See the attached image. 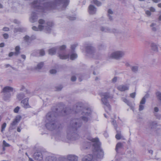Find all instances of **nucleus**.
Listing matches in <instances>:
<instances>
[{
    "instance_id": "f257e3e1",
    "label": "nucleus",
    "mask_w": 161,
    "mask_h": 161,
    "mask_svg": "<svg viewBox=\"0 0 161 161\" xmlns=\"http://www.w3.org/2000/svg\"><path fill=\"white\" fill-rule=\"evenodd\" d=\"M87 139L92 142H94L92 145L93 154H88L83 157L81 161H93L95 158L102 159L104 156V152L100 147V143L97 138H93L91 137H87Z\"/></svg>"
},
{
    "instance_id": "f03ea898",
    "label": "nucleus",
    "mask_w": 161,
    "mask_h": 161,
    "mask_svg": "<svg viewBox=\"0 0 161 161\" xmlns=\"http://www.w3.org/2000/svg\"><path fill=\"white\" fill-rule=\"evenodd\" d=\"M82 123L78 119H74L70 123L67 131V138L69 140L75 141L79 138V135L75 131L80 127Z\"/></svg>"
},
{
    "instance_id": "7ed1b4c3",
    "label": "nucleus",
    "mask_w": 161,
    "mask_h": 161,
    "mask_svg": "<svg viewBox=\"0 0 161 161\" xmlns=\"http://www.w3.org/2000/svg\"><path fill=\"white\" fill-rule=\"evenodd\" d=\"M55 114L53 112L48 113L46 116V126L49 130H52L58 129L61 127V125L55 121Z\"/></svg>"
},
{
    "instance_id": "20e7f679",
    "label": "nucleus",
    "mask_w": 161,
    "mask_h": 161,
    "mask_svg": "<svg viewBox=\"0 0 161 161\" xmlns=\"http://www.w3.org/2000/svg\"><path fill=\"white\" fill-rule=\"evenodd\" d=\"M38 22L40 25H38V28L35 26H33L32 27V29L33 30L37 31L45 29L47 33H49L51 30V27L53 25V23L51 22H48L46 23L44 20L42 19H39Z\"/></svg>"
},
{
    "instance_id": "39448f33",
    "label": "nucleus",
    "mask_w": 161,
    "mask_h": 161,
    "mask_svg": "<svg viewBox=\"0 0 161 161\" xmlns=\"http://www.w3.org/2000/svg\"><path fill=\"white\" fill-rule=\"evenodd\" d=\"M82 109V114L83 116L81 117V118L83 121L85 122H87L89 120L88 116H89L91 114L92 110L90 108L85 107L83 108L81 106V104H78L76 105V109H74V111L76 113L78 112L80 110Z\"/></svg>"
},
{
    "instance_id": "423d86ee",
    "label": "nucleus",
    "mask_w": 161,
    "mask_h": 161,
    "mask_svg": "<svg viewBox=\"0 0 161 161\" xmlns=\"http://www.w3.org/2000/svg\"><path fill=\"white\" fill-rule=\"evenodd\" d=\"M100 95L101 97L102 102L105 106L104 108L105 111H110L111 107L108 102L107 99L112 98L113 97V96L107 92L102 93Z\"/></svg>"
},
{
    "instance_id": "0eeeda50",
    "label": "nucleus",
    "mask_w": 161,
    "mask_h": 161,
    "mask_svg": "<svg viewBox=\"0 0 161 161\" xmlns=\"http://www.w3.org/2000/svg\"><path fill=\"white\" fill-rule=\"evenodd\" d=\"M125 55V53L121 51H117L112 53L109 56L110 58L115 59H119Z\"/></svg>"
},
{
    "instance_id": "6e6552de",
    "label": "nucleus",
    "mask_w": 161,
    "mask_h": 161,
    "mask_svg": "<svg viewBox=\"0 0 161 161\" xmlns=\"http://www.w3.org/2000/svg\"><path fill=\"white\" fill-rule=\"evenodd\" d=\"M46 153L43 151L38 150L35 152L33 155L34 159L39 161L42 160Z\"/></svg>"
},
{
    "instance_id": "1a4fd4ad",
    "label": "nucleus",
    "mask_w": 161,
    "mask_h": 161,
    "mask_svg": "<svg viewBox=\"0 0 161 161\" xmlns=\"http://www.w3.org/2000/svg\"><path fill=\"white\" fill-rule=\"evenodd\" d=\"M10 87L7 86L5 87L2 90L1 92L3 94V98L4 100L7 101L9 97Z\"/></svg>"
},
{
    "instance_id": "9d476101",
    "label": "nucleus",
    "mask_w": 161,
    "mask_h": 161,
    "mask_svg": "<svg viewBox=\"0 0 161 161\" xmlns=\"http://www.w3.org/2000/svg\"><path fill=\"white\" fill-rule=\"evenodd\" d=\"M58 48V53H59V57L60 58L63 59H66L69 58V55H65L64 53L60 54L59 53V52L64 50L66 48V47L65 45H63L61 46L59 48Z\"/></svg>"
},
{
    "instance_id": "9b49d317",
    "label": "nucleus",
    "mask_w": 161,
    "mask_h": 161,
    "mask_svg": "<svg viewBox=\"0 0 161 161\" xmlns=\"http://www.w3.org/2000/svg\"><path fill=\"white\" fill-rule=\"evenodd\" d=\"M21 118V117L20 115H17L15 117L14 120L11 125V128H12V129H14L16 128L17 124L20 121Z\"/></svg>"
},
{
    "instance_id": "f8f14e48",
    "label": "nucleus",
    "mask_w": 161,
    "mask_h": 161,
    "mask_svg": "<svg viewBox=\"0 0 161 161\" xmlns=\"http://www.w3.org/2000/svg\"><path fill=\"white\" fill-rule=\"evenodd\" d=\"M66 159V161H78V156L73 154H69L64 157Z\"/></svg>"
},
{
    "instance_id": "ddd939ff",
    "label": "nucleus",
    "mask_w": 161,
    "mask_h": 161,
    "mask_svg": "<svg viewBox=\"0 0 161 161\" xmlns=\"http://www.w3.org/2000/svg\"><path fill=\"white\" fill-rule=\"evenodd\" d=\"M117 89L120 91L124 92L128 90L129 89V86L127 85H120L117 87Z\"/></svg>"
},
{
    "instance_id": "4468645a",
    "label": "nucleus",
    "mask_w": 161,
    "mask_h": 161,
    "mask_svg": "<svg viewBox=\"0 0 161 161\" xmlns=\"http://www.w3.org/2000/svg\"><path fill=\"white\" fill-rule=\"evenodd\" d=\"M37 19V16L35 12H32L31 17L30 19V21L31 23H34L36 21Z\"/></svg>"
},
{
    "instance_id": "2eb2a0df",
    "label": "nucleus",
    "mask_w": 161,
    "mask_h": 161,
    "mask_svg": "<svg viewBox=\"0 0 161 161\" xmlns=\"http://www.w3.org/2000/svg\"><path fill=\"white\" fill-rule=\"evenodd\" d=\"M96 9L93 5H90L88 8V12L90 14H93L96 13Z\"/></svg>"
},
{
    "instance_id": "dca6fc26",
    "label": "nucleus",
    "mask_w": 161,
    "mask_h": 161,
    "mask_svg": "<svg viewBox=\"0 0 161 161\" xmlns=\"http://www.w3.org/2000/svg\"><path fill=\"white\" fill-rule=\"evenodd\" d=\"M146 102L144 98L142 99L140 102V105H139V111H141L143 110L144 108V104H145Z\"/></svg>"
},
{
    "instance_id": "f3484780",
    "label": "nucleus",
    "mask_w": 161,
    "mask_h": 161,
    "mask_svg": "<svg viewBox=\"0 0 161 161\" xmlns=\"http://www.w3.org/2000/svg\"><path fill=\"white\" fill-rule=\"evenodd\" d=\"M86 49L87 53L90 54H92L95 51L94 48L90 45L87 46Z\"/></svg>"
},
{
    "instance_id": "a211bd4d",
    "label": "nucleus",
    "mask_w": 161,
    "mask_h": 161,
    "mask_svg": "<svg viewBox=\"0 0 161 161\" xmlns=\"http://www.w3.org/2000/svg\"><path fill=\"white\" fill-rule=\"evenodd\" d=\"M28 98H26L21 101V103L23 104V107L25 108H27L30 107L28 103Z\"/></svg>"
},
{
    "instance_id": "6ab92c4d",
    "label": "nucleus",
    "mask_w": 161,
    "mask_h": 161,
    "mask_svg": "<svg viewBox=\"0 0 161 161\" xmlns=\"http://www.w3.org/2000/svg\"><path fill=\"white\" fill-rule=\"evenodd\" d=\"M56 52L58 53L57 47L52 48L48 50L49 54L51 55L54 54Z\"/></svg>"
},
{
    "instance_id": "aec40b11",
    "label": "nucleus",
    "mask_w": 161,
    "mask_h": 161,
    "mask_svg": "<svg viewBox=\"0 0 161 161\" xmlns=\"http://www.w3.org/2000/svg\"><path fill=\"white\" fill-rule=\"evenodd\" d=\"M123 147V144L120 142H118L116 145L115 147V150L117 153L119 152V149H122Z\"/></svg>"
},
{
    "instance_id": "412c9836",
    "label": "nucleus",
    "mask_w": 161,
    "mask_h": 161,
    "mask_svg": "<svg viewBox=\"0 0 161 161\" xmlns=\"http://www.w3.org/2000/svg\"><path fill=\"white\" fill-rule=\"evenodd\" d=\"M15 50V52L14 53L11 52V56H13L14 54L17 55L20 53V52L19 51L20 50V47L19 46H17L16 47Z\"/></svg>"
},
{
    "instance_id": "4be33fe9",
    "label": "nucleus",
    "mask_w": 161,
    "mask_h": 161,
    "mask_svg": "<svg viewBox=\"0 0 161 161\" xmlns=\"http://www.w3.org/2000/svg\"><path fill=\"white\" fill-rule=\"evenodd\" d=\"M116 132L117 134L115 136V138H116V139H117V140H119L123 138V136L121 135L120 131L117 130Z\"/></svg>"
},
{
    "instance_id": "5701e85b",
    "label": "nucleus",
    "mask_w": 161,
    "mask_h": 161,
    "mask_svg": "<svg viewBox=\"0 0 161 161\" xmlns=\"http://www.w3.org/2000/svg\"><path fill=\"white\" fill-rule=\"evenodd\" d=\"M157 126V124L155 122H151L149 124V127L151 129H153Z\"/></svg>"
},
{
    "instance_id": "b1692460",
    "label": "nucleus",
    "mask_w": 161,
    "mask_h": 161,
    "mask_svg": "<svg viewBox=\"0 0 161 161\" xmlns=\"http://www.w3.org/2000/svg\"><path fill=\"white\" fill-rule=\"evenodd\" d=\"M150 26L152 28V30L153 31H156L157 30V26L156 24L155 23H153L150 25Z\"/></svg>"
},
{
    "instance_id": "393cba45",
    "label": "nucleus",
    "mask_w": 161,
    "mask_h": 161,
    "mask_svg": "<svg viewBox=\"0 0 161 161\" xmlns=\"http://www.w3.org/2000/svg\"><path fill=\"white\" fill-rule=\"evenodd\" d=\"M113 14V11L111 9H109L108 11V16L109 17V19L110 20L112 19V16Z\"/></svg>"
},
{
    "instance_id": "a878e982",
    "label": "nucleus",
    "mask_w": 161,
    "mask_h": 161,
    "mask_svg": "<svg viewBox=\"0 0 161 161\" xmlns=\"http://www.w3.org/2000/svg\"><path fill=\"white\" fill-rule=\"evenodd\" d=\"M122 100L125 103L127 104L131 108H132V106L131 103L126 98H122Z\"/></svg>"
},
{
    "instance_id": "bb28decb",
    "label": "nucleus",
    "mask_w": 161,
    "mask_h": 161,
    "mask_svg": "<svg viewBox=\"0 0 161 161\" xmlns=\"http://www.w3.org/2000/svg\"><path fill=\"white\" fill-rule=\"evenodd\" d=\"M156 95L157 99L161 102V92H157L156 93Z\"/></svg>"
},
{
    "instance_id": "cd10ccee",
    "label": "nucleus",
    "mask_w": 161,
    "mask_h": 161,
    "mask_svg": "<svg viewBox=\"0 0 161 161\" xmlns=\"http://www.w3.org/2000/svg\"><path fill=\"white\" fill-rule=\"evenodd\" d=\"M25 97L24 93H20L17 96V98L19 100H20Z\"/></svg>"
},
{
    "instance_id": "c85d7f7f",
    "label": "nucleus",
    "mask_w": 161,
    "mask_h": 161,
    "mask_svg": "<svg viewBox=\"0 0 161 161\" xmlns=\"http://www.w3.org/2000/svg\"><path fill=\"white\" fill-rule=\"evenodd\" d=\"M151 46L152 49L154 51H157L158 50V47L155 44L152 43L151 44Z\"/></svg>"
},
{
    "instance_id": "c756f323",
    "label": "nucleus",
    "mask_w": 161,
    "mask_h": 161,
    "mask_svg": "<svg viewBox=\"0 0 161 161\" xmlns=\"http://www.w3.org/2000/svg\"><path fill=\"white\" fill-rule=\"evenodd\" d=\"M77 57V54L75 53H72L70 56V59L71 60H74Z\"/></svg>"
},
{
    "instance_id": "7c9ffc66",
    "label": "nucleus",
    "mask_w": 161,
    "mask_h": 161,
    "mask_svg": "<svg viewBox=\"0 0 161 161\" xmlns=\"http://www.w3.org/2000/svg\"><path fill=\"white\" fill-rule=\"evenodd\" d=\"M9 146V144L7 143L5 141L3 140V150L4 151L5 150V147H8Z\"/></svg>"
},
{
    "instance_id": "2f4dec72",
    "label": "nucleus",
    "mask_w": 161,
    "mask_h": 161,
    "mask_svg": "<svg viewBox=\"0 0 161 161\" xmlns=\"http://www.w3.org/2000/svg\"><path fill=\"white\" fill-rule=\"evenodd\" d=\"M92 2L93 3L98 6H100L101 4V3L97 0H93Z\"/></svg>"
},
{
    "instance_id": "473e14b6",
    "label": "nucleus",
    "mask_w": 161,
    "mask_h": 161,
    "mask_svg": "<svg viewBox=\"0 0 161 161\" xmlns=\"http://www.w3.org/2000/svg\"><path fill=\"white\" fill-rule=\"evenodd\" d=\"M43 62H41L37 65L36 69H40L43 66Z\"/></svg>"
},
{
    "instance_id": "72a5a7b5",
    "label": "nucleus",
    "mask_w": 161,
    "mask_h": 161,
    "mask_svg": "<svg viewBox=\"0 0 161 161\" xmlns=\"http://www.w3.org/2000/svg\"><path fill=\"white\" fill-rule=\"evenodd\" d=\"M64 112L65 114H68L71 112V110L69 108H67L64 110Z\"/></svg>"
},
{
    "instance_id": "f704fd0d",
    "label": "nucleus",
    "mask_w": 161,
    "mask_h": 161,
    "mask_svg": "<svg viewBox=\"0 0 161 161\" xmlns=\"http://www.w3.org/2000/svg\"><path fill=\"white\" fill-rule=\"evenodd\" d=\"M131 69L133 72H136L138 70V67L137 66H133L131 67Z\"/></svg>"
},
{
    "instance_id": "c9c22d12",
    "label": "nucleus",
    "mask_w": 161,
    "mask_h": 161,
    "mask_svg": "<svg viewBox=\"0 0 161 161\" xmlns=\"http://www.w3.org/2000/svg\"><path fill=\"white\" fill-rule=\"evenodd\" d=\"M23 31V29L20 28H15L14 32L15 33H16L18 32H22Z\"/></svg>"
},
{
    "instance_id": "e433bc0d",
    "label": "nucleus",
    "mask_w": 161,
    "mask_h": 161,
    "mask_svg": "<svg viewBox=\"0 0 161 161\" xmlns=\"http://www.w3.org/2000/svg\"><path fill=\"white\" fill-rule=\"evenodd\" d=\"M6 124L5 123H4L2 126V129H1V132H3V131L4 130V129L6 128Z\"/></svg>"
},
{
    "instance_id": "4c0bfd02",
    "label": "nucleus",
    "mask_w": 161,
    "mask_h": 161,
    "mask_svg": "<svg viewBox=\"0 0 161 161\" xmlns=\"http://www.w3.org/2000/svg\"><path fill=\"white\" fill-rule=\"evenodd\" d=\"M112 124L114 126V128H115V129L116 130L117 125V124H116V121L114 120H113L112 122Z\"/></svg>"
},
{
    "instance_id": "58836bf2",
    "label": "nucleus",
    "mask_w": 161,
    "mask_h": 161,
    "mask_svg": "<svg viewBox=\"0 0 161 161\" xmlns=\"http://www.w3.org/2000/svg\"><path fill=\"white\" fill-rule=\"evenodd\" d=\"M77 45L76 44H74L71 45V50L73 51L75 47H77Z\"/></svg>"
},
{
    "instance_id": "ea45409f",
    "label": "nucleus",
    "mask_w": 161,
    "mask_h": 161,
    "mask_svg": "<svg viewBox=\"0 0 161 161\" xmlns=\"http://www.w3.org/2000/svg\"><path fill=\"white\" fill-rule=\"evenodd\" d=\"M101 30L103 31L104 32H109V30L107 28H105L103 27H102L101 28Z\"/></svg>"
},
{
    "instance_id": "a19ab883",
    "label": "nucleus",
    "mask_w": 161,
    "mask_h": 161,
    "mask_svg": "<svg viewBox=\"0 0 161 161\" xmlns=\"http://www.w3.org/2000/svg\"><path fill=\"white\" fill-rule=\"evenodd\" d=\"M19 109L20 108L18 106H17L14 109V112L15 113H18L19 110Z\"/></svg>"
},
{
    "instance_id": "79ce46f5",
    "label": "nucleus",
    "mask_w": 161,
    "mask_h": 161,
    "mask_svg": "<svg viewBox=\"0 0 161 161\" xmlns=\"http://www.w3.org/2000/svg\"><path fill=\"white\" fill-rule=\"evenodd\" d=\"M39 52L40 55L43 56L45 54V51L44 50L41 49L40 50Z\"/></svg>"
},
{
    "instance_id": "37998d69",
    "label": "nucleus",
    "mask_w": 161,
    "mask_h": 161,
    "mask_svg": "<svg viewBox=\"0 0 161 161\" xmlns=\"http://www.w3.org/2000/svg\"><path fill=\"white\" fill-rule=\"evenodd\" d=\"M57 71L56 69H52L50 70V72L51 74H55L56 73Z\"/></svg>"
},
{
    "instance_id": "c03bdc74",
    "label": "nucleus",
    "mask_w": 161,
    "mask_h": 161,
    "mask_svg": "<svg viewBox=\"0 0 161 161\" xmlns=\"http://www.w3.org/2000/svg\"><path fill=\"white\" fill-rule=\"evenodd\" d=\"M30 39V37L27 36H26L24 37V39L26 42H28Z\"/></svg>"
},
{
    "instance_id": "a18cd8bd",
    "label": "nucleus",
    "mask_w": 161,
    "mask_h": 161,
    "mask_svg": "<svg viewBox=\"0 0 161 161\" xmlns=\"http://www.w3.org/2000/svg\"><path fill=\"white\" fill-rule=\"evenodd\" d=\"M136 96V93L135 92L131 93L130 94V96L132 98H134Z\"/></svg>"
},
{
    "instance_id": "49530a36",
    "label": "nucleus",
    "mask_w": 161,
    "mask_h": 161,
    "mask_svg": "<svg viewBox=\"0 0 161 161\" xmlns=\"http://www.w3.org/2000/svg\"><path fill=\"white\" fill-rule=\"evenodd\" d=\"M149 95L148 94H146L142 98V99H143L144 98L145 99V102H146V98H147L149 97Z\"/></svg>"
},
{
    "instance_id": "de8ad7c7",
    "label": "nucleus",
    "mask_w": 161,
    "mask_h": 161,
    "mask_svg": "<svg viewBox=\"0 0 161 161\" xmlns=\"http://www.w3.org/2000/svg\"><path fill=\"white\" fill-rule=\"evenodd\" d=\"M145 13L148 16H150L151 14V13L150 11L149 10L146 11Z\"/></svg>"
},
{
    "instance_id": "09e8293b",
    "label": "nucleus",
    "mask_w": 161,
    "mask_h": 161,
    "mask_svg": "<svg viewBox=\"0 0 161 161\" xmlns=\"http://www.w3.org/2000/svg\"><path fill=\"white\" fill-rule=\"evenodd\" d=\"M149 10L152 12H155L156 11L155 8L153 7H151L149 8Z\"/></svg>"
},
{
    "instance_id": "8fccbe9b",
    "label": "nucleus",
    "mask_w": 161,
    "mask_h": 161,
    "mask_svg": "<svg viewBox=\"0 0 161 161\" xmlns=\"http://www.w3.org/2000/svg\"><path fill=\"white\" fill-rule=\"evenodd\" d=\"M86 145L88 146L87 147H84V149H87L88 148L89 146L91 145V142H87L86 143Z\"/></svg>"
},
{
    "instance_id": "3c124183",
    "label": "nucleus",
    "mask_w": 161,
    "mask_h": 161,
    "mask_svg": "<svg viewBox=\"0 0 161 161\" xmlns=\"http://www.w3.org/2000/svg\"><path fill=\"white\" fill-rule=\"evenodd\" d=\"M76 77L74 76H73L71 77V81H74L76 80Z\"/></svg>"
},
{
    "instance_id": "603ef678",
    "label": "nucleus",
    "mask_w": 161,
    "mask_h": 161,
    "mask_svg": "<svg viewBox=\"0 0 161 161\" xmlns=\"http://www.w3.org/2000/svg\"><path fill=\"white\" fill-rule=\"evenodd\" d=\"M3 30L5 31H8L9 30V28L8 27H5L3 29Z\"/></svg>"
},
{
    "instance_id": "864d4df0",
    "label": "nucleus",
    "mask_w": 161,
    "mask_h": 161,
    "mask_svg": "<svg viewBox=\"0 0 161 161\" xmlns=\"http://www.w3.org/2000/svg\"><path fill=\"white\" fill-rule=\"evenodd\" d=\"M3 36L5 39H7L8 37V35L7 34L5 33L3 35Z\"/></svg>"
},
{
    "instance_id": "5fc2aeb1",
    "label": "nucleus",
    "mask_w": 161,
    "mask_h": 161,
    "mask_svg": "<svg viewBox=\"0 0 161 161\" xmlns=\"http://www.w3.org/2000/svg\"><path fill=\"white\" fill-rule=\"evenodd\" d=\"M69 19L70 20H75L76 19V18L75 17L70 16L69 17Z\"/></svg>"
},
{
    "instance_id": "6e6d98bb",
    "label": "nucleus",
    "mask_w": 161,
    "mask_h": 161,
    "mask_svg": "<svg viewBox=\"0 0 161 161\" xmlns=\"http://www.w3.org/2000/svg\"><path fill=\"white\" fill-rule=\"evenodd\" d=\"M117 77H116L114 78L112 80L113 82H116L117 80Z\"/></svg>"
},
{
    "instance_id": "4d7b16f0",
    "label": "nucleus",
    "mask_w": 161,
    "mask_h": 161,
    "mask_svg": "<svg viewBox=\"0 0 161 161\" xmlns=\"http://www.w3.org/2000/svg\"><path fill=\"white\" fill-rule=\"evenodd\" d=\"M154 111L155 112H158L159 111V109H158V107H155L154 108Z\"/></svg>"
},
{
    "instance_id": "13d9d810",
    "label": "nucleus",
    "mask_w": 161,
    "mask_h": 161,
    "mask_svg": "<svg viewBox=\"0 0 161 161\" xmlns=\"http://www.w3.org/2000/svg\"><path fill=\"white\" fill-rule=\"evenodd\" d=\"M153 2L155 3H158L160 2L161 0H152Z\"/></svg>"
},
{
    "instance_id": "bf43d9fd",
    "label": "nucleus",
    "mask_w": 161,
    "mask_h": 161,
    "mask_svg": "<svg viewBox=\"0 0 161 161\" xmlns=\"http://www.w3.org/2000/svg\"><path fill=\"white\" fill-rule=\"evenodd\" d=\"M62 86H59V88H56L57 90L58 91L61 90V89H62Z\"/></svg>"
},
{
    "instance_id": "052dcab7",
    "label": "nucleus",
    "mask_w": 161,
    "mask_h": 161,
    "mask_svg": "<svg viewBox=\"0 0 161 161\" xmlns=\"http://www.w3.org/2000/svg\"><path fill=\"white\" fill-rule=\"evenodd\" d=\"M110 32H112L114 33H116L117 32V30L115 29H114L112 30L111 31H110Z\"/></svg>"
},
{
    "instance_id": "680f3d73",
    "label": "nucleus",
    "mask_w": 161,
    "mask_h": 161,
    "mask_svg": "<svg viewBox=\"0 0 161 161\" xmlns=\"http://www.w3.org/2000/svg\"><path fill=\"white\" fill-rule=\"evenodd\" d=\"M21 58L24 59H25L26 58V56L25 55H21Z\"/></svg>"
},
{
    "instance_id": "e2e57ef3",
    "label": "nucleus",
    "mask_w": 161,
    "mask_h": 161,
    "mask_svg": "<svg viewBox=\"0 0 161 161\" xmlns=\"http://www.w3.org/2000/svg\"><path fill=\"white\" fill-rule=\"evenodd\" d=\"M4 46V43H1L0 44V47H3Z\"/></svg>"
},
{
    "instance_id": "0e129e2a",
    "label": "nucleus",
    "mask_w": 161,
    "mask_h": 161,
    "mask_svg": "<svg viewBox=\"0 0 161 161\" xmlns=\"http://www.w3.org/2000/svg\"><path fill=\"white\" fill-rule=\"evenodd\" d=\"M14 23H16V24H18L19 23V21H18L17 20H14Z\"/></svg>"
},
{
    "instance_id": "69168bd1",
    "label": "nucleus",
    "mask_w": 161,
    "mask_h": 161,
    "mask_svg": "<svg viewBox=\"0 0 161 161\" xmlns=\"http://www.w3.org/2000/svg\"><path fill=\"white\" fill-rule=\"evenodd\" d=\"M17 131L18 132H20L21 131V129L18 127L17 128Z\"/></svg>"
},
{
    "instance_id": "338daca9",
    "label": "nucleus",
    "mask_w": 161,
    "mask_h": 161,
    "mask_svg": "<svg viewBox=\"0 0 161 161\" xmlns=\"http://www.w3.org/2000/svg\"><path fill=\"white\" fill-rule=\"evenodd\" d=\"M148 152L151 153V154H152L153 153V151L151 150H150L148 151Z\"/></svg>"
},
{
    "instance_id": "774afa93",
    "label": "nucleus",
    "mask_w": 161,
    "mask_h": 161,
    "mask_svg": "<svg viewBox=\"0 0 161 161\" xmlns=\"http://www.w3.org/2000/svg\"><path fill=\"white\" fill-rule=\"evenodd\" d=\"M125 66L127 67H128L130 66V64L128 63H126L125 64Z\"/></svg>"
}]
</instances>
